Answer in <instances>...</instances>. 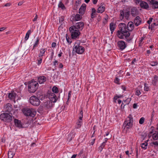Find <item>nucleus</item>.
<instances>
[{
    "mask_svg": "<svg viewBox=\"0 0 158 158\" xmlns=\"http://www.w3.org/2000/svg\"><path fill=\"white\" fill-rule=\"evenodd\" d=\"M133 123V118L130 114L123 124V132L126 134L128 133L129 132V130L132 127Z\"/></svg>",
    "mask_w": 158,
    "mask_h": 158,
    "instance_id": "f257e3e1",
    "label": "nucleus"
},
{
    "mask_svg": "<svg viewBox=\"0 0 158 158\" xmlns=\"http://www.w3.org/2000/svg\"><path fill=\"white\" fill-rule=\"evenodd\" d=\"M130 35L129 32L127 30L122 32H120L119 31H118V36L120 39H124L125 38L126 41L128 42H130L132 39V37H129Z\"/></svg>",
    "mask_w": 158,
    "mask_h": 158,
    "instance_id": "f03ea898",
    "label": "nucleus"
},
{
    "mask_svg": "<svg viewBox=\"0 0 158 158\" xmlns=\"http://www.w3.org/2000/svg\"><path fill=\"white\" fill-rule=\"evenodd\" d=\"M39 84L37 81H32L28 83V91L30 93H34L37 90Z\"/></svg>",
    "mask_w": 158,
    "mask_h": 158,
    "instance_id": "7ed1b4c3",
    "label": "nucleus"
},
{
    "mask_svg": "<svg viewBox=\"0 0 158 158\" xmlns=\"http://www.w3.org/2000/svg\"><path fill=\"white\" fill-rule=\"evenodd\" d=\"M22 111L26 116L34 117L36 114L35 110L32 108H25L22 109Z\"/></svg>",
    "mask_w": 158,
    "mask_h": 158,
    "instance_id": "20e7f679",
    "label": "nucleus"
},
{
    "mask_svg": "<svg viewBox=\"0 0 158 158\" xmlns=\"http://www.w3.org/2000/svg\"><path fill=\"white\" fill-rule=\"evenodd\" d=\"M69 30L71 33L72 38L73 39H76L79 37L80 34L79 31L75 29L74 26H72L69 28Z\"/></svg>",
    "mask_w": 158,
    "mask_h": 158,
    "instance_id": "39448f33",
    "label": "nucleus"
},
{
    "mask_svg": "<svg viewBox=\"0 0 158 158\" xmlns=\"http://www.w3.org/2000/svg\"><path fill=\"white\" fill-rule=\"evenodd\" d=\"M12 116L10 114L3 113L0 115V118L2 120L7 123L10 122L12 120Z\"/></svg>",
    "mask_w": 158,
    "mask_h": 158,
    "instance_id": "423d86ee",
    "label": "nucleus"
},
{
    "mask_svg": "<svg viewBox=\"0 0 158 158\" xmlns=\"http://www.w3.org/2000/svg\"><path fill=\"white\" fill-rule=\"evenodd\" d=\"M85 51L83 47L77 43H75L73 46V51L78 54H82Z\"/></svg>",
    "mask_w": 158,
    "mask_h": 158,
    "instance_id": "0eeeda50",
    "label": "nucleus"
},
{
    "mask_svg": "<svg viewBox=\"0 0 158 158\" xmlns=\"http://www.w3.org/2000/svg\"><path fill=\"white\" fill-rule=\"evenodd\" d=\"M29 102L31 104L35 106H38L40 103L39 99L35 96H32L30 98Z\"/></svg>",
    "mask_w": 158,
    "mask_h": 158,
    "instance_id": "6e6552de",
    "label": "nucleus"
},
{
    "mask_svg": "<svg viewBox=\"0 0 158 158\" xmlns=\"http://www.w3.org/2000/svg\"><path fill=\"white\" fill-rule=\"evenodd\" d=\"M84 23L83 22H80L76 23L75 25L73 26L75 29L79 31H81L84 26Z\"/></svg>",
    "mask_w": 158,
    "mask_h": 158,
    "instance_id": "1a4fd4ad",
    "label": "nucleus"
},
{
    "mask_svg": "<svg viewBox=\"0 0 158 158\" xmlns=\"http://www.w3.org/2000/svg\"><path fill=\"white\" fill-rule=\"evenodd\" d=\"M129 15L130 14L129 12L127 11L124 13L123 10L120 11V18L121 19H123L124 17L126 19H128L129 17Z\"/></svg>",
    "mask_w": 158,
    "mask_h": 158,
    "instance_id": "9d476101",
    "label": "nucleus"
},
{
    "mask_svg": "<svg viewBox=\"0 0 158 158\" xmlns=\"http://www.w3.org/2000/svg\"><path fill=\"white\" fill-rule=\"evenodd\" d=\"M49 98L51 102H55L57 100V98L55 94L54 93H50L49 95Z\"/></svg>",
    "mask_w": 158,
    "mask_h": 158,
    "instance_id": "9b49d317",
    "label": "nucleus"
},
{
    "mask_svg": "<svg viewBox=\"0 0 158 158\" xmlns=\"http://www.w3.org/2000/svg\"><path fill=\"white\" fill-rule=\"evenodd\" d=\"M148 2L150 4L152 5V6L154 9L158 8V2L155 0H148Z\"/></svg>",
    "mask_w": 158,
    "mask_h": 158,
    "instance_id": "f8f14e48",
    "label": "nucleus"
},
{
    "mask_svg": "<svg viewBox=\"0 0 158 158\" xmlns=\"http://www.w3.org/2000/svg\"><path fill=\"white\" fill-rule=\"evenodd\" d=\"M118 45L119 49L122 50L126 47L125 42L123 41H119L118 42Z\"/></svg>",
    "mask_w": 158,
    "mask_h": 158,
    "instance_id": "ddd939ff",
    "label": "nucleus"
},
{
    "mask_svg": "<svg viewBox=\"0 0 158 158\" xmlns=\"http://www.w3.org/2000/svg\"><path fill=\"white\" fill-rule=\"evenodd\" d=\"M131 14L134 17L136 16L139 14V11L135 7H132L131 10Z\"/></svg>",
    "mask_w": 158,
    "mask_h": 158,
    "instance_id": "4468645a",
    "label": "nucleus"
},
{
    "mask_svg": "<svg viewBox=\"0 0 158 158\" xmlns=\"http://www.w3.org/2000/svg\"><path fill=\"white\" fill-rule=\"evenodd\" d=\"M134 28V25L133 22L131 21L129 22L127 26V29L129 31H131Z\"/></svg>",
    "mask_w": 158,
    "mask_h": 158,
    "instance_id": "2eb2a0df",
    "label": "nucleus"
},
{
    "mask_svg": "<svg viewBox=\"0 0 158 158\" xmlns=\"http://www.w3.org/2000/svg\"><path fill=\"white\" fill-rule=\"evenodd\" d=\"M134 22L135 26H137L141 24V20L139 16H137L134 19Z\"/></svg>",
    "mask_w": 158,
    "mask_h": 158,
    "instance_id": "dca6fc26",
    "label": "nucleus"
},
{
    "mask_svg": "<svg viewBox=\"0 0 158 158\" xmlns=\"http://www.w3.org/2000/svg\"><path fill=\"white\" fill-rule=\"evenodd\" d=\"M85 9L86 5L85 4H83L79 9V13L82 15L84 14Z\"/></svg>",
    "mask_w": 158,
    "mask_h": 158,
    "instance_id": "f3484780",
    "label": "nucleus"
},
{
    "mask_svg": "<svg viewBox=\"0 0 158 158\" xmlns=\"http://www.w3.org/2000/svg\"><path fill=\"white\" fill-rule=\"evenodd\" d=\"M15 125L19 128H22L23 127V125L20 121L19 120L15 119Z\"/></svg>",
    "mask_w": 158,
    "mask_h": 158,
    "instance_id": "a211bd4d",
    "label": "nucleus"
},
{
    "mask_svg": "<svg viewBox=\"0 0 158 158\" xmlns=\"http://www.w3.org/2000/svg\"><path fill=\"white\" fill-rule=\"evenodd\" d=\"M75 133L74 131H72L71 132L67 138V141L69 142L75 136Z\"/></svg>",
    "mask_w": 158,
    "mask_h": 158,
    "instance_id": "6ab92c4d",
    "label": "nucleus"
},
{
    "mask_svg": "<svg viewBox=\"0 0 158 158\" xmlns=\"http://www.w3.org/2000/svg\"><path fill=\"white\" fill-rule=\"evenodd\" d=\"M46 80V78L44 76H40L38 78V82L40 84L43 83Z\"/></svg>",
    "mask_w": 158,
    "mask_h": 158,
    "instance_id": "aec40b11",
    "label": "nucleus"
},
{
    "mask_svg": "<svg viewBox=\"0 0 158 158\" xmlns=\"http://www.w3.org/2000/svg\"><path fill=\"white\" fill-rule=\"evenodd\" d=\"M52 103L49 101H47L45 102L44 104L45 107L47 108H49L52 106Z\"/></svg>",
    "mask_w": 158,
    "mask_h": 158,
    "instance_id": "412c9836",
    "label": "nucleus"
},
{
    "mask_svg": "<svg viewBox=\"0 0 158 158\" xmlns=\"http://www.w3.org/2000/svg\"><path fill=\"white\" fill-rule=\"evenodd\" d=\"M120 31L122 32L125 31L127 29L126 28V25L125 23H121L119 25Z\"/></svg>",
    "mask_w": 158,
    "mask_h": 158,
    "instance_id": "4be33fe9",
    "label": "nucleus"
},
{
    "mask_svg": "<svg viewBox=\"0 0 158 158\" xmlns=\"http://www.w3.org/2000/svg\"><path fill=\"white\" fill-rule=\"evenodd\" d=\"M140 5L141 7L145 9H147L148 8V4L145 2H141Z\"/></svg>",
    "mask_w": 158,
    "mask_h": 158,
    "instance_id": "5701e85b",
    "label": "nucleus"
},
{
    "mask_svg": "<svg viewBox=\"0 0 158 158\" xmlns=\"http://www.w3.org/2000/svg\"><path fill=\"white\" fill-rule=\"evenodd\" d=\"M16 94L14 92L11 93H9L8 94V98L11 100H14L15 99V96L16 95Z\"/></svg>",
    "mask_w": 158,
    "mask_h": 158,
    "instance_id": "b1692460",
    "label": "nucleus"
},
{
    "mask_svg": "<svg viewBox=\"0 0 158 158\" xmlns=\"http://www.w3.org/2000/svg\"><path fill=\"white\" fill-rule=\"evenodd\" d=\"M158 81V77L157 76L155 75L154 77H153V78H152V84L154 85H156L157 84V82Z\"/></svg>",
    "mask_w": 158,
    "mask_h": 158,
    "instance_id": "393cba45",
    "label": "nucleus"
},
{
    "mask_svg": "<svg viewBox=\"0 0 158 158\" xmlns=\"http://www.w3.org/2000/svg\"><path fill=\"white\" fill-rule=\"evenodd\" d=\"M105 7L104 6L102 5L100 6L98 8L97 12L98 13H102L105 10Z\"/></svg>",
    "mask_w": 158,
    "mask_h": 158,
    "instance_id": "a878e982",
    "label": "nucleus"
},
{
    "mask_svg": "<svg viewBox=\"0 0 158 158\" xmlns=\"http://www.w3.org/2000/svg\"><path fill=\"white\" fill-rule=\"evenodd\" d=\"M82 123V118H81V119H79L78 120L77 122L76 123L77 124V127L76 128L77 129L79 128L81 126V125Z\"/></svg>",
    "mask_w": 158,
    "mask_h": 158,
    "instance_id": "bb28decb",
    "label": "nucleus"
},
{
    "mask_svg": "<svg viewBox=\"0 0 158 158\" xmlns=\"http://www.w3.org/2000/svg\"><path fill=\"white\" fill-rule=\"evenodd\" d=\"M115 27V25L114 23H111L110 25V29L112 33L113 31L114 30Z\"/></svg>",
    "mask_w": 158,
    "mask_h": 158,
    "instance_id": "cd10ccee",
    "label": "nucleus"
},
{
    "mask_svg": "<svg viewBox=\"0 0 158 158\" xmlns=\"http://www.w3.org/2000/svg\"><path fill=\"white\" fill-rule=\"evenodd\" d=\"M152 138L155 140L158 139V131H155V133L153 134Z\"/></svg>",
    "mask_w": 158,
    "mask_h": 158,
    "instance_id": "c85d7f7f",
    "label": "nucleus"
},
{
    "mask_svg": "<svg viewBox=\"0 0 158 158\" xmlns=\"http://www.w3.org/2000/svg\"><path fill=\"white\" fill-rule=\"evenodd\" d=\"M106 141V140L105 142H103V143H102L101 145H100L99 147L98 151H99L100 152H102L103 149L105 146Z\"/></svg>",
    "mask_w": 158,
    "mask_h": 158,
    "instance_id": "c756f323",
    "label": "nucleus"
},
{
    "mask_svg": "<svg viewBox=\"0 0 158 158\" xmlns=\"http://www.w3.org/2000/svg\"><path fill=\"white\" fill-rule=\"evenodd\" d=\"M46 51V49H41L40 50V53L39 54V57H41L44 56Z\"/></svg>",
    "mask_w": 158,
    "mask_h": 158,
    "instance_id": "7c9ffc66",
    "label": "nucleus"
},
{
    "mask_svg": "<svg viewBox=\"0 0 158 158\" xmlns=\"http://www.w3.org/2000/svg\"><path fill=\"white\" fill-rule=\"evenodd\" d=\"M8 155L9 158H12L15 155V153L13 151L10 150L8 151Z\"/></svg>",
    "mask_w": 158,
    "mask_h": 158,
    "instance_id": "2f4dec72",
    "label": "nucleus"
},
{
    "mask_svg": "<svg viewBox=\"0 0 158 158\" xmlns=\"http://www.w3.org/2000/svg\"><path fill=\"white\" fill-rule=\"evenodd\" d=\"M10 104L9 103H8L5 106V107L6 108V111L10 112L12 108L10 105Z\"/></svg>",
    "mask_w": 158,
    "mask_h": 158,
    "instance_id": "473e14b6",
    "label": "nucleus"
},
{
    "mask_svg": "<svg viewBox=\"0 0 158 158\" xmlns=\"http://www.w3.org/2000/svg\"><path fill=\"white\" fill-rule=\"evenodd\" d=\"M82 18V17L78 14H77L75 16L74 20L76 21L80 20Z\"/></svg>",
    "mask_w": 158,
    "mask_h": 158,
    "instance_id": "72a5a7b5",
    "label": "nucleus"
},
{
    "mask_svg": "<svg viewBox=\"0 0 158 158\" xmlns=\"http://www.w3.org/2000/svg\"><path fill=\"white\" fill-rule=\"evenodd\" d=\"M151 145L155 148H158V142L157 141L152 142L151 143Z\"/></svg>",
    "mask_w": 158,
    "mask_h": 158,
    "instance_id": "f704fd0d",
    "label": "nucleus"
},
{
    "mask_svg": "<svg viewBox=\"0 0 158 158\" xmlns=\"http://www.w3.org/2000/svg\"><path fill=\"white\" fill-rule=\"evenodd\" d=\"M31 30H29L26 34V35L25 38L26 41H27L29 37V35L31 34Z\"/></svg>",
    "mask_w": 158,
    "mask_h": 158,
    "instance_id": "c9c22d12",
    "label": "nucleus"
},
{
    "mask_svg": "<svg viewBox=\"0 0 158 158\" xmlns=\"http://www.w3.org/2000/svg\"><path fill=\"white\" fill-rule=\"evenodd\" d=\"M148 143L147 142H145L143 143H142L141 144V147L144 149H146L147 148L148 146Z\"/></svg>",
    "mask_w": 158,
    "mask_h": 158,
    "instance_id": "e433bc0d",
    "label": "nucleus"
},
{
    "mask_svg": "<svg viewBox=\"0 0 158 158\" xmlns=\"http://www.w3.org/2000/svg\"><path fill=\"white\" fill-rule=\"evenodd\" d=\"M131 101V98H127L126 100L123 101V102L125 103V105L123 106V108H124V106L126 105H128L130 103V102Z\"/></svg>",
    "mask_w": 158,
    "mask_h": 158,
    "instance_id": "4c0bfd02",
    "label": "nucleus"
},
{
    "mask_svg": "<svg viewBox=\"0 0 158 158\" xmlns=\"http://www.w3.org/2000/svg\"><path fill=\"white\" fill-rule=\"evenodd\" d=\"M52 91L54 93H57L58 92V88L56 86H54L52 89Z\"/></svg>",
    "mask_w": 158,
    "mask_h": 158,
    "instance_id": "58836bf2",
    "label": "nucleus"
},
{
    "mask_svg": "<svg viewBox=\"0 0 158 158\" xmlns=\"http://www.w3.org/2000/svg\"><path fill=\"white\" fill-rule=\"evenodd\" d=\"M58 6L60 8H61L62 9H65V7L63 3L60 2L58 5Z\"/></svg>",
    "mask_w": 158,
    "mask_h": 158,
    "instance_id": "ea45409f",
    "label": "nucleus"
},
{
    "mask_svg": "<svg viewBox=\"0 0 158 158\" xmlns=\"http://www.w3.org/2000/svg\"><path fill=\"white\" fill-rule=\"evenodd\" d=\"M64 17L62 16L60 18H59V21L60 23L61 24H63V23H64Z\"/></svg>",
    "mask_w": 158,
    "mask_h": 158,
    "instance_id": "a19ab883",
    "label": "nucleus"
},
{
    "mask_svg": "<svg viewBox=\"0 0 158 158\" xmlns=\"http://www.w3.org/2000/svg\"><path fill=\"white\" fill-rule=\"evenodd\" d=\"M144 121V118L143 117H142L139 119V123L141 124H142L143 123Z\"/></svg>",
    "mask_w": 158,
    "mask_h": 158,
    "instance_id": "79ce46f5",
    "label": "nucleus"
},
{
    "mask_svg": "<svg viewBox=\"0 0 158 158\" xmlns=\"http://www.w3.org/2000/svg\"><path fill=\"white\" fill-rule=\"evenodd\" d=\"M83 110L82 109H81V110L80 111V116H79V118H80V119H81V118H83Z\"/></svg>",
    "mask_w": 158,
    "mask_h": 158,
    "instance_id": "37998d69",
    "label": "nucleus"
},
{
    "mask_svg": "<svg viewBox=\"0 0 158 158\" xmlns=\"http://www.w3.org/2000/svg\"><path fill=\"white\" fill-rule=\"evenodd\" d=\"M144 90L145 91H148L149 90L148 86L146 84H144Z\"/></svg>",
    "mask_w": 158,
    "mask_h": 158,
    "instance_id": "c03bdc74",
    "label": "nucleus"
},
{
    "mask_svg": "<svg viewBox=\"0 0 158 158\" xmlns=\"http://www.w3.org/2000/svg\"><path fill=\"white\" fill-rule=\"evenodd\" d=\"M156 22H155L153 24H152V28H154V26H157L158 25V21H157Z\"/></svg>",
    "mask_w": 158,
    "mask_h": 158,
    "instance_id": "a18cd8bd",
    "label": "nucleus"
},
{
    "mask_svg": "<svg viewBox=\"0 0 158 158\" xmlns=\"http://www.w3.org/2000/svg\"><path fill=\"white\" fill-rule=\"evenodd\" d=\"M157 64V62H152L150 64V65L153 66H156Z\"/></svg>",
    "mask_w": 158,
    "mask_h": 158,
    "instance_id": "49530a36",
    "label": "nucleus"
},
{
    "mask_svg": "<svg viewBox=\"0 0 158 158\" xmlns=\"http://www.w3.org/2000/svg\"><path fill=\"white\" fill-rule=\"evenodd\" d=\"M39 41V40L38 38L37 40L35 42V43L34 45L33 48L37 46V45L38 44Z\"/></svg>",
    "mask_w": 158,
    "mask_h": 158,
    "instance_id": "de8ad7c7",
    "label": "nucleus"
},
{
    "mask_svg": "<svg viewBox=\"0 0 158 158\" xmlns=\"http://www.w3.org/2000/svg\"><path fill=\"white\" fill-rule=\"evenodd\" d=\"M37 64L38 65L40 64L42 62V58H40L38 59Z\"/></svg>",
    "mask_w": 158,
    "mask_h": 158,
    "instance_id": "09e8293b",
    "label": "nucleus"
},
{
    "mask_svg": "<svg viewBox=\"0 0 158 158\" xmlns=\"http://www.w3.org/2000/svg\"><path fill=\"white\" fill-rule=\"evenodd\" d=\"M119 79L117 77H115V79L114 80V82L117 84H119L118 82L119 81Z\"/></svg>",
    "mask_w": 158,
    "mask_h": 158,
    "instance_id": "8fccbe9b",
    "label": "nucleus"
},
{
    "mask_svg": "<svg viewBox=\"0 0 158 158\" xmlns=\"http://www.w3.org/2000/svg\"><path fill=\"white\" fill-rule=\"evenodd\" d=\"M79 3H77V2H76V5L74 6V9L75 10H77V6L79 5Z\"/></svg>",
    "mask_w": 158,
    "mask_h": 158,
    "instance_id": "3c124183",
    "label": "nucleus"
},
{
    "mask_svg": "<svg viewBox=\"0 0 158 158\" xmlns=\"http://www.w3.org/2000/svg\"><path fill=\"white\" fill-rule=\"evenodd\" d=\"M119 98V97L117 96H115L114 98V102H116V100Z\"/></svg>",
    "mask_w": 158,
    "mask_h": 158,
    "instance_id": "603ef678",
    "label": "nucleus"
},
{
    "mask_svg": "<svg viewBox=\"0 0 158 158\" xmlns=\"http://www.w3.org/2000/svg\"><path fill=\"white\" fill-rule=\"evenodd\" d=\"M152 19L153 18H150L149 19V20L147 21L148 23L150 24L152 22Z\"/></svg>",
    "mask_w": 158,
    "mask_h": 158,
    "instance_id": "864d4df0",
    "label": "nucleus"
},
{
    "mask_svg": "<svg viewBox=\"0 0 158 158\" xmlns=\"http://www.w3.org/2000/svg\"><path fill=\"white\" fill-rule=\"evenodd\" d=\"M141 94V93L139 90H137L136 91V95L139 96Z\"/></svg>",
    "mask_w": 158,
    "mask_h": 158,
    "instance_id": "5fc2aeb1",
    "label": "nucleus"
},
{
    "mask_svg": "<svg viewBox=\"0 0 158 158\" xmlns=\"http://www.w3.org/2000/svg\"><path fill=\"white\" fill-rule=\"evenodd\" d=\"M71 91H69V92L68 100H69V99L70 98V97H71Z\"/></svg>",
    "mask_w": 158,
    "mask_h": 158,
    "instance_id": "6e6d98bb",
    "label": "nucleus"
},
{
    "mask_svg": "<svg viewBox=\"0 0 158 158\" xmlns=\"http://www.w3.org/2000/svg\"><path fill=\"white\" fill-rule=\"evenodd\" d=\"M95 14H96V13H92L91 15V18L92 19H93L95 17V15H96Z\"/></svg>",
    "mask_w": 158,
    "mask_h": 158,
    "instance_id": "4d7b16f0",
    "label": "nucleus"
},
{
    "mask_svg": "<svg viewBox=\"0 0 158 158\" xmlns=\"http://www.w3.org/2000/svg\"><path fill=\"white\" fill-rule=\"evenodd\" d=\"M95 139H92V140L90 142V144L91 145H93V144L94 143V142H95Z\"/></svg>",
    "mask_w": 158,
    "mask_h": 158,
    "instance_id": "13d9d810",
    "label": "nucleus"
},
{
    "mask_svg": "<svg viewBox=\"0 0 158 158\" xmlns=\"http://www.w3.org/2000/svg\"><path fill=\"white\" fill-rule=\"evenodd\" d=\"M138 150L137 148H136V158H138Z\"/></svg>",
    "mask_w": 158,
    "mask_h": 158,
    "instance_id": "bf43d9fd",
    "label": "nucleus"
},
{
    "mask_svg": "<svg viewBox=\"0 0 158 158\" xmlns=\"http://www.w3.org/2000/svg\"><path fill=\"white\" fill-rule=\"evenodd\" d=\"M136 62V59L135 58H134L132 61V62H131V64H135V62Z\"/></svg>",
    "mask_w": 158,
    "mask_h": 158,
    "instance_id": "052dcab7",
    "label": "nucleus"
},
{
    "mask_svg": "<svg viewBox=\"0 0 158 158\" xmlns=\"http://www.w3.org/2000/svg\"><path fill=\"white\" fill-rule=\"evenodd\" d=\"M38 18V16L37 15H36L35 16L34 18L32 20V21H36L37 20V18Z\"/></svg>",
    "mask_w": 158,
    "mask_h": 158,
    "instance_id": "680f3d73",
    "label": "nucleus"
},
{
    "mask_svg": "<svg viewBox=\"0 0 158 158\" xmlns=\"http://www.w3.org/2000/svg\"><path fill=\"white\" fill-rule=\"evenodd\" d=\"M52 47H54L55 48L56 46V44L55 42H53L52 43Z\"/></svg>",
    "mask_w": 158,
    "mask_h": 158,
    "instance_id": "e2e57ef3",
    "label": "nucleus"
},
{
    "mask_svg": "<svg viewBox=\"0 0 158 158\" xmlns=\"http://www.w3.org/2000/svg\"><path fill=\"white\" fill-rule=\"evenodd\" d=\"M57 62H58V61L56 60H55L53 62V64H54V66H56V64H57Z\"/></svg>",
    "mask_w": 158,
    "mask_h": 158,
    "instance_id": "0e129e2a",
    "label": "nucleus"
},
{
    "mask_svg": "<svg viewBox=\"0 0 158 158\" xmlns=\"http://www.w3.org/2000/svg\"><path fill=\"white\" fill-rule=\"evenodd\" d=\"M142 0H135V2L136 3V4H139L140 2H141Z\"/></svg>",
    "mask_w": 158,
    "mask_h": 158,
    "instance_id": "69168bd1",
    "label": "nucleus"
},
{
    "mask_svg": "<svg viewBox=\"0 0 158 158\" xmlns=\"http://www.w3.org/2000/svg\"><path fill=\"white\" fill-rule=\"evenodd\" d=\"M137 104L136 103H134L133 105V108L134 109H136L137 108Z\"/></svg>",
    "mask_w": 158,
    "mask_h": 158,
    "instance_id": "338daca9",
    "label": "nucleus"
},
{
    "mask_svg": "<svg viewBox=\"0 0 158 158\" xmlns=\"http://www.w3.org/2000/svg\"><path fill=\"white\" fill-rule=\"evenodd\" d=\"M63 67V65L62 63H60L59 65V68H62Z\"/></svg>",
    "mask_w": 158,
    "mask_h": 158,
    "instance_id": "774afa93",
    "label": "nucleus"
}]
</instances>
